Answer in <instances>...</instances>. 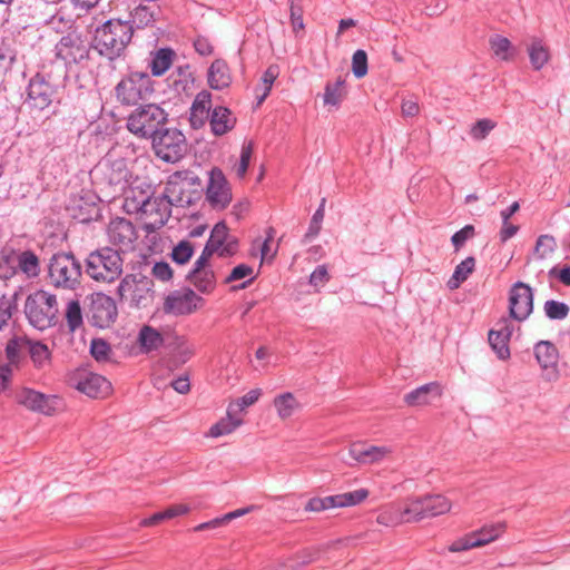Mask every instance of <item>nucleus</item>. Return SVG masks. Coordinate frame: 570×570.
Masks as SVG:
<instances>
[{
	"label": "nucleus",
	"instance_id": "f257e3e1",
	"mask_svg": "<svg viewBox=\"0 0 570 570\" xmlns=\"http://www.w3.org/2000/svg\"><path fill=\"white\" fill-rule=\"evenodd\" d=\"M134 36V27L128 20L109 19L95 29L92 47L110 61L121 57Z\"/></svg>",
	"mask_w": 570,
	"mask_h": 570
},
{
	"label": "nucleus",
	"instance_id": "f03ea898",
	"mask_svg": "<svg viewBox=\"0 0 570 570\" xmlns=\"http://www.w3.org/2000/svg\"><path fill=\"white\" fill-rule=\"evenodd\" d=\"M122 269L121 254L109 246L90 252L85 259V273L97 283H114L121 276Z\"/></svg>",
	"mask_w": 570,
	"mask_h": 570
},
{
	"label": "nucleus",
	"instance_id": "7ed1b4c3",
	"mask_svg": "<svg viewBox=\"0 0 570 570\" xmlns=\"http://www.w3.org/2000/svg\"><path fill=\"white\" fill-rule=\"evenodd\" d=\"M47 278L57 289L75 291L81 284L82 265L72 252L55 253L48 262Z\"/></svg>",
	"mask_w": 570,
	"mask_h": 570
},
{
	"label": "nucleus",
	"instance_id": "20e7f679",
	"mask_svg": "<svg viewBox=\"0 0 570 570\" xmlns=\"http://www.w3.org/2000/svg\"><path fill=\"white\" fill-rule=\"evenodd\" d=\"M24 314L29 323L39 331L55 326L58 322V301L55 294L38 289L24 303Z\"/></svg>",
	"mask_w": 570,
	"mask_h": 570
},
{
	"label": "nucleus",
	"instance_id": "39448f33",
	"mask_svg": "<svg viewBox=\"0 0 570 570\" xmlns=\"http://www.w3.org/2000/svg\"><path fill=\"white\" fill-rule=\"evenodd\" d=\"M167 112L156 104L141 105L127 117V129L138 138L151 139L167 122Z\"/></svg>",
	"mask_w": 570,
	"mask_h": 570
},
{
	"label": "nucleus",
	"instance_id": "423d86ee",
	"mask_svg": "<svg viewBox=\"0 0 570 570\" xmlns=\"http://www.w3.org/2000/svg\"><path fill=\"white\" fill-rule=\"evenodd\" d=\"M153 92V79L144 71H129L115 87V97L122 106H136L149 99Z\"/></svg>",
	"mask_w": 570,
	"mask_h": 570
},
{
	"label": "nucleus",
	"instance_id": "0eeeda50",
	"mask_svg": "<svg viewBox=\"0 0 570 570\" xmlns=\"http://www.w3.org/2000/svg\"><path fill=\"white\" fill-rule=\"evenodd\" d=\"M60 99V85L53 82L49 73L37 72L30 78L26 99L30 108L42 111Z\"/></svg>",
	"mask_w": 570,
	"mask_h": 570
},
{
	"label": "nucleus",
	"instance_id": "6e6552de",
	"mask_svg": "<svg viewBox=\"0 0 570 570\" xmlns=\"http://www.w3.org/2000/svg\"><path fill=\"white\" fill-rule=\"evenodd\" d=\"M151 140L156 155L167 163H176L185 154V136L176 128L161 127Z\"/></svg>",
	"mask_w": 570,
	"mask_h": 570
},
{
	"label": "nucleus",
	"instance_id": "1a4fd4ad",
	"mask_svg": "<svg viewBox=\"0 0 570 570\" xmlns=\"http://www.w3.org/2000/svg\"><path fill=\"white\" fill-rule=\"evenodd\" d=\"M55 56L67 67H71L88 61L90 48L79 32L70 31L56 43Z\"/></svg>",
	"mask_w": 570,
	"mask_h": 570
},
{
	"label": "nucleus",
	"instance_id": "9d476101",
	"mask_svg": "<svg viewBox=\"0 0 570 570\" xmlns=\"http://www.w3.org/2000/svg\"><path fill=\"white\" fill-rule=\"evenodd\" d=\"M451 507V502L444 495H425L409 500L405 505V514H407V520L419 522L426 518H434L448 513Z\"/></svg>",
	"mask_w": 570,
	"mask_h": 570
},
{
	"label": "nucleus",
	"instance_id": "9b49d317",
	"mask_svg": "<svg viewBox=\"0 0 570 570\" xmlns=\"http://www.w3.org/2000/svg\"><path fill=\"white\" fill-rule=\"evenodd\" d=\"M208 175L206 200L213 209H225L233 198L230 186L222 169L214 167Z\"/></svg>",
	"mask_w": 570,
	"mask_h": 570
},
{
	"label": "nucleus",
	"instance_id": "f8f14e48",
	"mask_svg": "<svg viewBox=\"0 0 570 570\" xmlns=\"http://www.w3.org/2000/svg\"><path fill=\"white\" fill-rule=\"evenodd\" d=\"M108 240L117 247L119 253H126L134 248V244L138 238L134 224L126 219L117 217L111 219L107 227Z\"/></svg>",
	"mask_w": 570,
	"mask_h": 570
},
{
	"label": "nucleus",
	"instance_id": "ddd939ff",
	"mask_svg": "<svg viewBox=\"0 0 570 570\" xmlns=\"http://www.w3.org/2000/svg\"><path fill=\"white\" fill-rule=\"evenodd\" d=\"M117 315V305L110 296L104 293L92 295L89 307V321L94 326L107 328L116 321Z\"/></svg>",
	"mask_w": 570,
	"mask_h": 570
},
{
	"label": "nucleus",
	"instance_id": "4468645a",
	"mask_svg": "<svg viewBox=\"0 0 570 570\" xmlns=\"http://www.w3.org/2000/svg\"><path fill=\"white\" fill-rule=\"evenodd\" d=\"M533 309V293L531 287L522 282H517L510 289L509 312L515 321H524Z\"/></svg>",
	"mask_w": 570,
	"mask_h": 570
},
{
	"label": "nucleus",
	"instance_id": "2eb2a0df",
	"mask_svg": "<svg viewBox=\"0 0 570 570\" xmlns=\"http://www.w3.org/2000/svg\"><path fill=\"white\" fill-rule=\"evenodd\" d=\"M200 302L202 297L190 288L175 291L165 298L164 311L177 316L188 315L197 309Z\"/></svg>",
	"mask_w": 570,
	"mask_h": 570
},
{
	"label": "nucleus",
	"instance_id": "dca6fc26",
	"mask_svg": "<svg viewBox=\"0 0 570 570\" xmlns=\"http://www.w3.org/2000/svg\"><path fill=\"white\" fill-rule=\"evenodd\" d=\"M503 532L502 524L485 525L479 531H474L464 538L456 540L450 547V551L460 552L472 548L485 546L500 537Z\"/></svg>",
	"mask_w": 570,
	"mask_h": 570
},
{
	"label": "nucleus",
	"instance_id": "f3484780",
	"mask_svg": "<svg viewBox=\"0 0 570 570\" xmlns=\"http://www.w3.org/2000/svg\"><path fill=\"white\" fill-rule=\"evenodd\" d=\"M141 215L149 219L148 225L151 229L160 228L171 215L170 200L167 199L164 193L159 196L151 194Z\"/></svg>",
	"mask_w": 570,
	"mask_h": 570
},
{
	"label": "nucleus",
	"instance_id": "a211bd4d",
	"mask_svg": "<svg viewBox=\"0 0 570 570\" xmlns=\"http://www.w3.org/2000/svg\"><path fill=\"white\" fill-rule=\"evenodd\" d=\"M187 173H175L169 177L164 194L171 206L188 207L193 204V196L187 190L190 187V183L187 181Z\"/></svg>",
	"mask_w": 570,
	"mask_h": 570
},
{
	"label": "nucleus",
	"instance_id": "6ab92c4d",
	"mask_svg": "<svg viewBox=\"0 0 570 570\" xmlns=\"http://www.w3.org/2000/svg\"><path fill=\"white\" fill-rule=\"evenodd\" d=\"M16 399L27 409L46 415H51L56 410V396L46 395L31 389H22L17 393Z\"/></svg>",
	"mask_w": 570,
	"mask_h": 570
},
{
	"label": "nucleus",
	"instance_id": "aec40b11",
	"mask_svg": "<svg viewBox=\"0 0 570 570\" xmlns=\"http://www.w3.org/2000/svg\"><path fill=\"white\" fill-rule=\"evenodd\" d=\"M18 288L27 279H36L40 275L41 266L39 256L31 249L16 250Z\"/></svg>",
	"mask_w": 570,
	"mask_h": 570
},
{
	"label": "nucleus",
	"instance_id": "412c9836",
	"mask_svg": "<svg viewBox=\"0 0 570 570\" xmlns=\"http://www.w3.org/2000/svg\"><path fill=\"white\" fill-rule=\"evenodd\" d=\"M148 289L140 286L136 275L127 274L117 287V294L121 301H128L131 307L145 306L144 301Z\"/></svg>",
	"mask_w": 570,
	"mask_h": 570
},
{
	"label": "nucleus",
	"instance_id": "4be33fe9",
	"mask_svg": "<svg viewBox=\"0 0 570 570\" xmlns=\"http://www.w3.org/2000/svg\"><path fill=\"white\" fill-rule=\"evenodd\" d=\"M513 332V326L508 320H502L497 324V328L489 332V344L500 360L510 357L509 341Z\"/></svg>",
	"mask_w": 570,
	"mask_h": 570
},
{
	"label": "nucleus",
	"instance_id": "5701e85b",
	"mask_svg": "<svg viewBox=\"0 0 570 570\" xmlns=\"http://www.w3.org/2000/svg\"><path fill=\"white\" fill-rule=\"evenodd\" d=\"M442 395V387L438 382L421 385L404 395V402L409 406H424L431 404Z\"/></svg>",
	"mask_w": 570,
	"mask_h": 570
},
{
	"label": "nucleus",
	"instance_id": "b1692460",
	"mask_svg": "<svg viewBox=\"0 0 570 570\" xmlns=\"http://www.w3.org/2000/svg\"><path fill=\"white\" fill-rule=\"evenodd\" d=\"M187 278L199 292L209 293L215 288L216 278L208 262H203L202 265H198L197 258Z\"/></svg>",
	"mask_w": 570,
	"mask_h": 570
},
{
	"label": "nucleus",
	"instance_id": "393cba45",
	"mask_svg": "<svg viewBox=\"0 0 570 570\" xmlns=\"http://www.w3.org/2000/svg\"><path fill=\"white\" fill-rule=\"evenodd\" d=\"M77 389L89 397H104L111 389L109 381L102 375L88 373L77 383Z\"/></svg>",
	"mask_w": 570,
	"mask_h": 570
},
{
	"label": "nucleus",
	"instance_id": "a878e982",
	"mask_svg": "<svg viewBox=\"0 0 570 570\" xmlns=\"http://www.w3.org/2000/svg\"><path fill=\"white\" fill-rule=\"evenodd\" d=\"M212 94L203 90L195 97L191 108L189 121L193 128H200L205 121L210 118Z\"/></svg>",
	"mask_w": 570,
	"mask_h": 570
},
{
	"label": "nucleus",
	"instance_id": "bb28decb",
	"mask_svg": "<svg viewBox=\"0 0 570 570\" xmlns=\"http://www.w3.org/2000/svg\"><path fill=\"white\" fill-rule=\"evenodd\" d=\"M228 236V228L224 222L217 223L212 229L210 236L198 257V265L203 262H208L209 258L217 253L226 243Z\"/></svg>",
	"mask_w": 570,
	"mask_h": 570
},
{
	"label": "nucleus",
	"instance_id": "cd10ccee",
	"mask_svg": "<svg viewBox=\"0 0 570 570\" xmlns=\"http://www.w3.org/2000/svg\"><path fill=\"white\" fill-rule=\"evenodd\" d=\"M236 124L232 111L223 106L215 107L210 112L209 125L215 136H223L230 131Z\"/></svg>",
	"mask_w": 570,
	"mask_h": 570
},
{
	"label": "nucleus",
	"instance_id": "c85d7f7f",
	"mask_svg": "<svg viewBox=\"0 0 570 570\" xmlns=\"http://www.w3.org/2000/svg\"><path fill=\"white\" fill-rule=\"evenodd\" d=\"M208 85L212 89L222 90L232 82L228 65L223 59H216L208 69Z\"/></svg>",
	"mask_w": 570,
	"mask_h": 570
},
{
	"label": "nucleus",
	"instance_id": "c756f323",
	"mask_svg": "<svg viewBox=\"0 0 570 570\" xmlns=\"http://www.w3.org/2000/svg\"><path fill=\"white\" fill-rule=\"evenodd\" d=\"M534 356L542 370L556 371L559 352L550 341H540L534 345Z\"/></svg>",
	"mask_w": 570,
	"mask_h": 570
},
{
	"label": "nucleus",
	"instance_id": "7c9ffc66",
	"mask_svg": "<svg viewBox=\"0 0 570 570\" xmlns=\"http://www.w3.org/2000/svg\"><path fill=\"white\" fill-rule=\"evenodd\" d=\"M150 196V185H146L145 189L139 186L131 187L125 198L124 208L130 214H141Z\"/></svg>",
	"mask_w": 570,
	"mask_h": 570
},
{
	"label": "nucleus",
	"instance_id": "2f4dec72",
	"mask_svg": "<svg viewBox=\"0 0 570 570\" xmlns=\"http://www.w3.org/2000/svg\"><path fill=\"white\" fill-rule=\"evenodd\" d=\"M163 334L150 325H144L139 333L137 342L142 353H151L159 350L164 344Z\"/></svg>",
	"mask_w": 570,
	"mask_h": 570
},
{
	"label": "nucleus",
	"instance_id": "473e14b6",
	"mask_svg": "<svg viewBox=\"0 0 570 570\" xmlns=\"http://www.w3.org/2000/svg\"><path fill=\"white\" fill-rule=\"evenodd\" d=\"M243 420L235 413V406H228L227 413L225 417H222L217 423H215L207 433V436L210 438H219L234 432L239 425H242Z\"/></svg>",
	"mask_w": 570,
	"mask_h": 570
},
{
	"label": "nucleus",
	"instance_id": "72a5a7b5",
	"mask_svg": "<svg viewBox=\"0 0 570 570\" xmlns=\"http://www.w3.org/2000/svg\"><path fill=\"white\" fill-rule=\"evenodd\" d=\"M16 259L17 254L14 248L3 247L0 250V279L18 284Z\"/></svg>",
	"mask_w": 570,
	"mask_h": 570
},
{
	"label": "nucleus",
	"instance_id": "f704fd0d",
	"mask_svg": "<svg viewBox=\"0 0 570 570\" xmlns=\"http://www.w3.org/2000/svg\"><path fill=\"white\" fill-rule=\"evenodd\" d=\"M273 404L276 409L277 415L283 420L291 417L301 407L299 402L291 392L277 395L274 399Z\"/></svg>",
	"mask_w": 570,
	"mask_h": 570
},
{
	"label": "nucleus",
	"instance_id": "c9c22d12",
	"mask_svg": "<svg viewBox=\"0 0 570 570\" xmlns=\"http://www.w3.org/2000/svg\"><path fill=\"white\" fill-rule=\"evenodd\" d=\"M376 521L379 524L385 527H395L401 523L413 522L412 520H407L405 507L403 509L397 507L385 508L379 513Z\"/></svg>",
	"mask_w": 570,
	"mask_h": 570
},
{
	"label": "nucleus",
	"instance_id": "e433bc0d",
	"mask_svg": "<svg viewBox=\"0 0 570 570\" xmlns=\"http://www.w3.org/2000/svg\"><path fill=\"white\" fill-rule=\"evenodd\" d=\"M475 259L472 256L463 259L454 269L452 276L448 281V287L450 289H456L460 285L466 281L469 275L474 271Z\"/></svg>",
	"mask_w": 570,
	"mask_h": 570
},
{
	"label": "nucleus",
	"instance_id": "4c0bfd02",
	"mask_svg": "<svg viewBox=\"0 0 570 570\" xmlns=\"http://www.w3.org/2000/svg\"><path fill=\"white\" fill-rule=\"evenodd\" d=\"M17 59L16 42L12 38L0 41V73L11 70Z\"/></svg>",
	"mask_w": 570,
	"mask_h": 570
},
{
	"label": "nucleus",
	"instance_id": "58836bf2",
	"mask_svg": "<svg viewBox=\"0 0 570 570\" xmlns=\"http://www.w3.org/2000/svg\"><path fill=\"white\" fill-rule=\"evenodd\" d=\"M490 46L497 58L503 61L513 60L515 48L508 38L497 35L490 39Z\"/></svg>",
	"mask_w": 570,
	"mask_h": 570
},
{
	"label": "nucleus",
	"instance_id": "ea45409f",
	"mask_svg": "<svg viewBox=\"0 0 570 570\" xmlns=\"http://www.w3.org/2000/svg\"><path fill=\"white\" fill-rule=\"evenodd\" d=\"M65 318L70 333H75L83 325L82 308L78 299H70L67 303Z\"/></svg>",
	"mask_w": 570,
	"mask_h": 570
},
{
	"label": "nucleus",
	"instance_id": "a19ab883",
	"mask_svg": "<svg viewBox=\"0 0 570 570\" xmlns=\"http://www.w3.org/2000/svg\"><path fill=\"white\" fill-rule=\"evenodd\" d=\"M528 53L534 70H541L550 58L549 49L541 40L532 41L528 48Z\"/></svg>",
	"mask_w": 570,
	"mask_h": 570
},
{
	"label": "nucleus",
	"instance_id": "79ce46f5",
	"mask_svg": "<svg viewBox=\"0 0 570 570\" xmlns=\"http://www.w3.org/2000/svg\"><path fill=\"white\" fill-rule=\"evenodd\" d=\"M130 23L137 29H144L156 22V12L149 7L139 4L130 12Z\"/></svg>",
	"mask_w": 570,
	"mask_h": 570
},
{
	"label": "nucleus",
	"instance_id": "37998d69",
	"mask_svg": "<svg viewBox=\"0 0 570 570\" xmlns=\"http://www.w3.org/2000/svg\"><path fill=\"white\" fill-rule=\"evenodd\" d=\"M344 83L345 81L342 78H338L335 82L326 83L323 96L324 105L335 107L340 106L345 95Z\"/></svg>",
	"mask_w": 570,
	"mask_h": 570
},
{
	"label": "nucleus",
	"instance_id": "c03bdc74",
	"mask_svg": "<svg viewBox=\"0 0 570 570\" xmlns=\"http://www.w3.org/2000/svg\"><path fill=\"white\" fill-rule=\"evenodd\" d=\"M173 55V50L168 48H163L156 52L150 62L153 76H161L169 69Z\"/></svg>",
	"mask_w": 570,
	"mask_h": 570
},
{
	"label": "nucleus",
	"instance_id": "a18cd8bd",
	"mask_svg": "<svg viewBox=\"0 0 570 570\" xmlns=\"http://www.w3.org/2000/svg\"><path fill=\"white\" fill-rule=\"evenodd\" d=\"M557 240L552 235H540L535 242L534 255L538 259H546L557 250Z\"/></svg>",
	"mask_w": 570,
	"mask_h": 570
},
{
	"label": "nucleus",
	"instance_id": "49530a36",
	"mask_svg": "<svg viewBox=\"0 0 570 570\" xmlns=\"http://www.w3.org/2000/svg\"><path fill=\"white\" fill-rule=\"evenodd\" d=\"M27 350L37 367H42L49 362L50 352L46 344L41 342L27 341Z\"/></svg>",
	"mask_w": 570,
	"mask_h": 570
},
{
	"label": "nucleus",
	"instance_id": "de8ad7c7",
	"mask_svg": "<svg viewBox=\"0 0 570 570\" xmlns=\"http://www.w3.org/2000/svg\"><path fill=\"white\" fill-rule=\"evenodd\" d=\"M543 311L549 320L561 321L569 315L570 307L563 302L548 299L544 302Z\"/></svg>",
	"mask_w": 570,
	"mask_h": 570
},
{
	"label": "nucleus",
	"instance_id": "09e8293b",
	"mask_svg": "<svg viewBox=\"0 0 570 570\" xmlns=\"http://www.w3.org/2000/svg\"><path fill=\"white\" fill-rule=\"evenodd\" d=\"M24 351H27V340H9L6 346L8 364L17 366L20 363Z\"/></svg>",
	"mask_w": 570,
	"mask_h": 570
},
{
	"label": "nucleus",
	"instance_id": "8fccbe9b",
	"mask_svg": "<svg viewBox=\"0 0 570 570\" xmlns=\"http://www.w3.org/2000/svg\"><path fill=\"white\" fill-rule=\"evenodd\" d=\"M253 273H254V269L249 265L239 264V265H237L236 267L233 268L230 274L226 277L225 283L228 284V283H233V282L243 279L245 277H249L248 281L244 282L243 284H240L239 286L236 287V288H246L247 285L250 282H253L254 278H255L253 276Z\"/></svg>",
	"mask_w": 570,
	"mask_h": 570
},
{
	"label": "nucleus",
	"instance_id": "3c124183",
	"mask_svg": "<svg viewBox=\"0 0 570 570\" xmlns=\"http://www.w3.org/2000/svg\"><path fill=\"white\" fill-rule=\"evenodd\" d=\"M194 254V246L188 240H181L179 242L171 252V259L178 264L184 265L191 258Z\"/></svg>",
	"mask_w": 570,
	"mask_h": 570
},
{
	"label": "nucleus",
	"instance_id": "603ef678",
	"mask_svg": "<svg viewBox=\"0 0 570 570\" xmlns=\"http://www.w3.org/2000/svg\"><path fill=\"white\" fill-rule=\"evenodd\" d=\"M497 127V122L489 118L479 119L471 126L470 136L474 140H483Z\"/></svg>",
	"mask_w": 570,
	"mask_h": 570
},
{
	"label": "nucleus",
	"instance_id": "864d4df0",
	"mask_svg": "<svg viewBox=\"0 0 570 570\" xmlns=\"http://www.w3.org/2000/svg\"><path fill=\"white\" fill-rule=\"evenodd\" d=\"M90 354L98 362H106L110 358L111 347L102 338H94L90 344Z\"/></svg>",
	"mask_w": 570,
	"mask_h": 570
},
{
	"label": "nucleus",
	"instance_id": "5fc2aeb1",
	"mask_svg": "<svg viewBox=\"0 0 570 570\" xmlns=\"http://www.w3.org/2000/svg\"><path fill=\"white\" fill-rule=\"evenodd\" d=\"M278 75H279V70L276 65H272L265 70V72L262 77L263 92L261 96H257L258 104H262L266 99V97L269 95L272 86H273L274 81L276 80V78L278 77Z\"/></svg>",
	"mask_w": 570,
	"mask_h": 570
},
{
	"label": "nucleus",
	"instance_id": "6e6d98bb",
	"mask_svg": "<svg viewBox=\"0 0 570 570\" xmlns=\"http://www.w3.org/2000/svg\"><path fill=\"white\" fill-rule=\"evenodd\" d=\"M253 142L249 141L242 146L240 157L238 164L235 166L236 176L238 178H244L249 166V161L253 155Z\"/></svg>",
	"mask_w": 570,
	"mask_h": 570
},
{
	"label": "nucleus",
	"instance_id": "4d7b16f0",
	"mask_svg": "<svg viewBox=\"0 0 570 570\" xmlns=\"http://www.w3.org/2000/svg\"><path fill=\"white\" fill-rule=\"evenodd\" d=\"M324 206H325V198L322 199L320 207L314 213L308 229L304 236L305 240H312L315 238L320 230H321V223L324 218Z\"/></svg>",
	"mask_w": 570,
	"mask_h": 570
},
{
	"label": "nucleus",
	"instance_id": "13d9d810",
	"mask_svg": "<svg viewBox=\"0 0 570 570\" xmlns=\"http://www.w3.org/2000/svg\"><path fill=\"white\" fill-rule=\"evenodd\" d=\"M262 394L259 389H253L245 395L230 403L228 406H235V413L240 414L246 407L256 403Z\"/></svg>",
	"mask_w": 570,
	"mask_h": 570
},
{
	"label": "nucleus",
	"instance_id": "bf43d9fd",
	"mask_svg": "<svg viewBox=\"0 0 570 570\" xmlns=\"http://www.w3.org/2000/svg\"><path fill=\"white\" fill-rule=\"evenodd\" d=\"M352 71L356 78H362L367 73V55L364 50H356L352 57Z\"/></svg>",
	"mask_w": 570,
	"mask_h": 570
},
{
	"label": "nucleus",
	"instance_id": "052dcab7",
	"mask_svg": "<svg viewBox=\"0 0 570 570\" xmlns=\"http://www.w3.org/2000/svg\"><path fill=\"white\" fill-rule=\"evenodd\" d=\"M296 1L297 0H289L291 23L295 33L304 30L305 28L303 21V8Z\"/></svg>",
	"mask_w": 570,
	"mask_h": 570
},
{
	"label": "nucleus",
	"instance_id": "680f3d73",
	"mask_svg": "<svg viewBox=\"0 0 570 570\" xmlns=\"http://www.w3.org/2000/svg\"><path fill=\"white\" fill-rule=\"evenodd\" d=\"M368 497L366 489H357L352 492L341 493L342 507H353L363 502Z\"/></svg>",
	"mask_w": 570,
	"mask_h": 570
},
{
	"label": "nucleus",
	"instance_id": "e2e57ef3",
	"mask_svg": "<svg viewBox=\"0 0 570 570\" xmlns=\"http://www.w3.org/2000/svg\"><path fill=\"white\" fill-rule=\"evenodd\" d=\"M274 237H275V229L273 227H268L266 229V238L261 245L262 262H264V261L271 262L275 257V255L277 253V247L274 250H272L271 245H269L273 242Z\"/></svg>",
	"mask_w": 570,
	"mask_h": 570
},
{
	"label": "nucleus",
	"instance_id": "0e129e2a",
	"mask_svg": "<svg viewBox=\"0 0 570 570\" xmlns=\"http://www.w3.org/2000/svg\"><path fill=\"white\" fill-rule=\"evenodd\" d=\"M390 453V450L385 446H366L365 449V459L363 460V464H372L375 462H380L383 460L387 454Z\"/></svg>",
	"mask_w": 570,
	"mask_h": 570
},
{
	"label": "nucleus",
	"instance_id": "69168bd1",
	"mask_svg": "<svg viewBox=\"0 0 570 570\" xmlns=\"http://www.w3.org/2000/svg\"><path fill=\"white\" fill-rule=\"evenodd\" d=\"M474 236V227L472 225H465L460 230L455 232L452 237L451 242L454 246L455 250H459L468 239L472 238Z\"/></svg>",
	"mask_w": 570,
	"mask_h": 570
},
{
	"label": "nucleus",
	"instance_id": "338daca9",
	"mask_svg": "<svg viewBox=\"0 0 570 570\" xmlns=\"http://www.w3.org/2000/svg\"><path fill=\"white\" fill-rule=\"evenodd\" d=\"M549 278H556L566 286H570V266H563L559 268L553 266L548 272Z\"/></svg>",
	"mask_w": 570,
	"mask_h": 570
},
{
	"label": "nucleus",
	"instance_id": "774afa93",
	"mask_svg": "<svg viewBox=\"0 0 570 570\" xmlns=\"http://www.w3.org/2000/svg\"><path fill=\"white\" fill-rule=\"evenodd\" d=\"M153 275L163 282L169 281L173 277V269L166 262H158L153 267Z\"/></svg>",
	"mask_w": 570,
	"mask_h": 570
}]
</instances>
